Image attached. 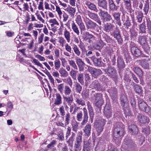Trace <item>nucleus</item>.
I'll return each mask as SVG.
<instances>
[{
	"instance_id": "32",
	"label": "nucleus",
	"mask_w": 151,
	"mask_h": 151,
	"mask_svg": "<svg viewBox=\"0 0 151 151\" xmlns=\"http://www.w3.org/2000/svg\"><path fill=\"white\" fill-rule=\"evenodd\" d=\"M76 134L73 133L72 132V134L69 138L68 140L67 141V143L68 144V145L71 147L73 146V142L75 139Z\"/></svg>"
},
{
	"instance_id": "41",
	"label": "nucleus",
	"mask_w": 151,
	"mask_h": 151,
	"mask_svg": "<svg viewBox=\"0 0 151 151\" xmlns=\"http://www.w3.org/2000/svg\"><path fill=\"white\" fill-rule=\"evenodd\" d=\"M129 12L130 13V15L134 25H136L137 23L134 21L135 18L134 10L132 9V8H130L129 9Z\"/></svg>"
},
{
	"instance_id": "7",
	"label": "nucleus",
	"mask_w": 151,
	"mask_h": 151,
	"mask_svg": "<svg viewBox=\"0 0 151 151\" xmlns=\"http://www.w3.org/2000/svg\"><path fill=\"white\" fill-rule=\"evenodd\" d=\"M88 70L92 76L95 78H97L102 73V71L100 69L90 66L88 67Z\"/></svg>"
},
{
	"instance_id": "52",
	"label": "nucleus",
	"mask_w": 151,
	"mask_h": 151,
	"mask_svg": "<svg viewBox=\"0 0 151 151\" xmlns=\"http://www.w3.org/2000/svg\"><path fill=\"white\" fill-rule=\"evenodd\" d=\"M83 150H85L87 151L91 150V144L89 142H87L83 146Z\"/></svg>"
},
{
	"instance_id": "35",
	"label": "nucleus",
	"mask_w": 151,
	"mask_h": 151,
	"mask_svg": "<svg viewBox=\"0 0 151 151\" xmlns=\"http://www.w3.org/2000/svg\"><path fill=\"white\" fill-rule=\"evenodd\" d=\"M139 27L140 33H146V27L145 23H143L140 24L139 25Z\"/></svg>"
},
{
	"instance_id": "30",
	"label": "nucleus",
	"mask_w": 151,
	"mask_h": 151,
	"mask_svg": "<svg viewBox=\"0 0 151 151\" xmlns=\"http://www.w3.org/2000/svg\"><path fill=\"white\" fill-rule=\"evenodd\" d=\"M98 6L104 9H106L107 3L106 0H97Z\"/></svg>"
},
{
	"instance_id": "22",
	"label": "nucleus",
	"mask_w": 151,
	"mask_h": 151,
	"mask_svg": "<svg viewBox=\"0 0 151 151\" xmlns=\"http://www.w3.org/2000/svg\"><path fill=\"white\" fill-rule=\"evenodd\" d=\"M138 42L142 46L147 44V40L145 35L140 36L138 39Z\"/></svg>"
},
{
	"instance_id": "59",
	"label": "nucleus",
	"mask_w": 151,
	"mask_h": 151,
	"mask_svg": "<svg viewBox=\"0 0 151 151\" xmlns=\"http://www.w3.org/2000/svg\"><path fill=\"white\" fill-rule=\"evenodd\" d=\"M130 102L133 110L136 109V103L134 99L132 97L130 99Z\"/></svg>"
},
{
	"instance_id": "2",
	"label": "nucleus",
	"mask_w": 151,
	"mask_h": 151,
	"mask_svg": "<svg viewBox=\"0 0 151 151\" xmlns=\"http://www.w3.org/2000/svg\"><path fill=\"white\" fill-rule=\"evenodd\" d=\"M83 113L82 111L76 114V119L78 122H81V124L85 125L88 122V118L87 110L85 107L83 109Z\"/></svg>"
},
{
	"instance_id": "31",
	"label": "nucleus",
	"mask_w": 151,
	"mask_h": 151,
	"mask_svg": "<svg viewBox=\"0 0 151 151\" xmlns=\"http://www.w3.org/2000/svg\"><path fill=\"white\" fill-rule=\"evenodd\" d=\"M130 37L131 40H135L137 35V32L134 29H130L129 30Z\"/></svg>"
},
{
	"instance_id": "51",
	"label": "nucleus",
	"mask_w": 151,
	"mask_h": 151,
	"mask_svg": "<svg viewBox=\"0 0 151 151\" xmlns=\"http://www.w3.org/2000/svg\"><path fill=\"white\" fill-rule=\"evenodd\" d=\"M146 24L148 33L151 36V21L147 20Z\"/></svg>"
},
{
	"instance_id": "44",
	"label": "nucleus",
	"mask_w": 151,
	"mask_h": 151,
	"mask_svg": "<svg viewBox=\"0 0 151 151\" xmlns=\"http://www.w3.org/2000/svg\"><path fill=\"white\" fill-rule=\"evenodd\" d=\"M108 2L109 9L111 10H114L116 6L113 0H108Z\"/></svg>"
},
{
	"instance_id": "46",
	"label": "nucleus",
	"mask_w": 151,
	"mask_h": 151,
	"mask_svg": "<svg viewBox=\"0 0 151 151\" xmlns=\"http://www.w3.org/2000/svg\"><path fill=\"white\" fill-rule=\"evenodd\" d=\"M110 46L106 47H105L104 49V51L106 53L109 55H110L111 53L114 52L113 49Z\"/></svg>"
},
{
	"instance_id": "20",
	"label": "nucleus",
	"mask_w": 151,
	"mask_h": 151,
	"mask_svg": "<svg viewBox=\"0 0 151 151\" xmlns=\"http://www.w3.org/2000/svg\"><path fill=\"white\" fill-rule=\"evenodd\" d=\"M91 125L89 124H87L84 128L83 131L85 133V135L87 137L91 134Z\"/></svg>"
},
{
	"instance_id": "50",
	"label": "nucleus",
	"mask_w": 151,
	"mask_h": 151,
	"mask_svg": "<svg viewBox=\"0 0 151 151\" xmlns=\"http://www.w3.org/2000/svg\"><path fill=\"white\" fill-rule=\"evenodd\" d=\"M59 72L61 76L63 77H66L68 75V72L64 69H60Z\"/></svg>"
},
{
	"instance_id": "53",
	"label": "nucleus",
	"mask_w": 151,
	"mask_h": 151,
	"mask_svg": "<svg viewBox=\"0 0 151 151\" xmlns=\"http://www.w3.org/2000/svg\"><path fill=\"white\" fill-rule=\"evenodd\" d=\"M110 65H112L114 66L116 64V57L115 55H112L110 56Z\"/></svg>"
},
{
	"instance_id": "6",
	"label": "nucleus",
	"mask_w": 151,
	"mask_h": 151,
	"mask_svg": "<svg viewBox=\"0 0 151 151\" xmlns=\"http://www.w3.org/2000/svg\"><path fill=\"white\" fill-rule=\"evenodd\" d=\"M105 124V121L103 119V121L98 122L97 124H96V130L97 132V136L99 135L103 131Z\"/></svg>"
},
{
	"instance_id": "36",
	"label": "nucleus",
	"mask_w": 151,
	"mask_h": 151,
	"mask_svg": "<svg viewBox=\"0 0 151 151\" xmlns=\"http://www.w3.org/2000/svg\"><path fill=\"white\" fill-rule=\"evenodd\" d=\"M133 70L139 77L142 76V70L139 67H134L132 69Z\"/></svg>"
},
{
	"instance_id": "23",
	"label": "nucleus",
	"mask_w": 151,
	"mask_h": 151,
	"mask_svg": "<svg viewBox=\"0 0 151 151\" xmlns=\"http://www.w3.org/2000/svg\"><path fill=\"white\" fill-rule=\"evenodd\" d=\"M83 37L84 40L87 41L89 39L95 40L96 37L93 35L90 34L88 32L83 33Z\"/></svg>"
},
{
	"instance_id": "17",
	"label": "nucleus",
	"mask_w": 151,
	"mask_h": 151,
	"mask_svg": "<svg viewBox=\"0 0 151 151\" xmlns=\"http://www.w3.org/2000/svg\"><path fill=\"white\" fill-rule=\"evenodd\" d=\"M138 121L142 124H145L147 122L148 123L147 117L142 114H139L137 116Z\"/></svg>"
},
{
	"instance_id": "34",
	"label": "nucleus",
	"mask_w": 151,
	"mask_h": 151,
	"mask_svg": "<svg viewBox=\"0 0 151 151\" xmlns=\"http://www.w3.org/2000/svg\"><path fill=\"white\" fill-rule=\"evenodd\" d=\"M122 54V55H124V58L126 59L127 63L128 61L129 62L132 60V58L127 51L124 50Z\"/></svg>"
},
{
	"instance_id": "25",
	"label": "nucleus",
	"mask_w": 151,
	"mask_h": 151,
	"mask_svg": "<svg viewBox=\"0 0 151 151\" xmlns=\"http://www.w3.org/2000/svg\"><path fill=\"white\" fill-rule=\"evenodd\" d=\"M124 143L129 148H132L134 147V144L132 140L128 138H126L124 139Z\"/></svg>"
},
{
	"instance_id": "19",
	"label": "nucleus",
	"mask_w": 151,
	"mask_h": 151,
	"mask_svg": "<svg viewBox=\"0 0 151 151\" xmlns=\"http://www.w3.org/2000/svg\"><path fill=\"white\" fill-rule=\"evenodd\" d=\"M91 59L95 65L99 67H101L102 66L103 63L101 62V58H97L93 56L91 57Z\"/></svg>"
},
{
	"instance_id": "39",
	"label": "nucleus",
	"mask_w": 151,
	"mask_h": 151,
	"mask_svg": "<svg viewBox=\"0 0 151 151\" xmlns=\"http://www.w3.org/2000/svg\"><path fill=\"white\" fill-rule=\"evenodd\" d=\"M143 14L142 12H139L138 13L136 16V18L137 20V22L141 23L143 17Z\"/></svg>"
},
{
	"instance_id": "42",
	"label": "nucleus",
	"mask_w": 151,
	"mask_h": 151,
	"mask_svg": "<svg viewBox=\"0 0 151 151\" xmlns=\"http://www.w3.org/2000/svg\"><path fill=\"white\" fill-rule=\"evenodd\" d=\"M101 43L99 41H97L95 44L92 45L93 48L97 50H100L102 46Z\"/></svg>"
},
{
	"instance_id": "57",
	"label": "nucleus",
	"mask_w": 151,
	"mask_h": 151,
	"mask_svg": "<svg viewBox=\"0 0 151 151\" xmlns=\"http://www.w3.org/2000/svg\"><path fill=\"white\" fill-rule=\"evenodd\" d=\"M67 8V11L72 15H74L76 11L75 8L70 6Z\"/></svg>"
},
{
	"instance_id": "54",
	"label": "nucleus",
	"mask_w": 151,
	"mask_h": 151,
	"mask_svg": "<svg viewBox=\"0 0 151 151\" xmlns=\"http://www.w3.org/2000/svg\"><path fill=\"white\" fill-rule=\"evenodd\" d=\"M75 87L76 92L77 93H80L82 89L81 86L79 84L76 83L75 84Z\"/></svg>"
},
{
	"instance_id": "10",
	"label": "nucleus",
	"mask_w": 151,
	"mask_h": 151,
	"mask_svg": "<svg viewBox=\"0 0 151 151\" xmlns=\"http://www.w3.org/2000/svg\"><path fill=\"white\" fill-rule=\"evenodd\" d=\"M128 125L129 132L132 135H136L138 132V130L136 125L134 124H129Z\"/></svg>"
},
{
	"instance_id": "8",
	"label": "nucleus",
	"mask_w": 151,
	"mask_h": 151,
	"mask_svg": "<svg viewBox=\"0 0 151 151\" xmlns=\"http://www.w3.org/2000/svg\"><path fill=\"white\" fill-rule=\"evenodd\" d=\"M121 106L122 108H127L129 107V101L127 96L124 94L121 95L120 99Z\"/></svg>"
},
{
	"instance_id": "61",
	"label": "nucleus",
	"mask_w": 151,
	"mask_h": 151,
	"mask_svg": "<svg viewBox=\"0 0 151 151\" xmlns=\"http://www.w3.org/2000/svg\"><path fill=\"white\" fill-rule=\"evenodd\" d=\"M142 46L144 52L145 53H147V55H149V53L150 48V47H149V45L147 44Z\"/></svg>"
},
{
	"instance_id": "55",
	"label": "nucleus",
	"mask_w": 151,
	"mask_h": 151,
	"mask_svg": "<svg viewBox=\"0 0 151 151\" xmlns=\"http://www.w3.org/2000/svg\"><path fill=\"white\" fill-rule=\"evenodd\" d=\"M70 115L69 113L66 114L65 116V126L69 124L70 119Z\"/></svg>"
},
{
	"instance_id": "11",
	"label": "nucleus",
	"mask_w": 151,
	"mask_h": 151,
	"mask_svg": "<svg viewBox=\"0 0 151 151\" xmlns=\"http://www.w3.org/2000/svg\"><path fill=\"white\" fill-rule=\"evenodd\" d=\"M88 15L90 18L97 22L100 25L101 24V22L97 14L89 12Z\"/></svg>"
},
{
	"instance_id": "28",
	"label": "nucleus",
	"mask_w": 151,
	"mask_h": 151,
	"mask_svg": "<svg viewBox=\"0 0 151 151\" xmlns=\"http://www.w3.org/2000/svg\"><path fill=\"white\" fill-rule=\"evenodd\" d=\"M88 112L91 119V122H92L94 115L93 110L90 104L88 105Z\"/></svg>"
},
{
	"instance_id": "13",
	"label": "nucleus",
	"mask_w": 151,
	"mask_h": 151,
	"mask_svg": "<svg viewBox=\"0 0 151 151\" xmlns=\"http://www.w3.org/2000/svg\"><path fill=\"white\" fill-rule=\"evenodd\" d=\"M130 49L132 54L136 57H138L142 55L141 51L137 47L132 46Z\"/></svg>"
},
{
	"instance_id": "16",
	"label": "nucleus",
	"mask_w": 151,
	"mask_h": 151,
	"mask_svg": "<svg viewBox=\"0 0 151 151\" xmlns=\"http://www.w3.org/2000/svg\"><path fill=\"white\" fill-rule=\"evenodd\" d=\"M97 24L91 20L88 19L86 22V26L87 29H94L97 26Z\"/></svg>"
},
{
	"instance_id": "26",
	"label": "nucleus",
	"mask_w": 151,
	"mask_h": 151,
	"mask_svg": "<svg viewBox=\"0 0 151 151\" xmlns=\"http://www.w3.org/2000/svg\"><path fill=\"white\" fill-rule=\"evenodd\" d=\"M108 92L110 95L113 98L116 97L117 95V90L115 88H111L108 90Z\"/></svg>"
},
{
	"instance_id": "64",
	"label": "nucleus",
	"mask_w": 151,
	"mask_h": 151,
	"mask_svg": "<svg viewBox=\"0 0 151 151\" xmlns=\"http://www.w3.org/2000/svg\"><path fill=\"white\" fill-rule=\"evenodd\" d=\"M58 139L61 140H64V138L63 131H59L58 134Z\"/></svg>"
},
{
	"instance_id": "5",
	"label": "nucleus",
	"mask_w": 151,
	"mask_h": 151,
	"mask_svg": "<svg viewBox=\"0 0 151 151\" xmlns=\"http://www.w3.org/2000/svg\"><path fill=\"white\" fill-rule=\"evenodd\" d=\"M104 72L113 80H114L117 78V72L116 68L110 65H108L107 69H104Z\"/></svg>"
},
{
	"instance_id": "62",
	"label": "nucleus",
	"mask_w": 151,
	"mask_h": 151,
	"mask_svg": "<svg viewBox=\"0 0 151 151\" xmlns=\"http://www.w3.org/2000/svg\"><path fill=\"white\" fill-rule=\"evenodd\" d=\"M130 74L132 76V78L133 79L134 81L137 83H139V81L137 78L136 76L131 72H130Z\"/></svg>"
},
{
	"instance_id": "24",
	"label": "nucleus",
	"mask_w": 151,
	"mask_h": 151,
	"mask_svg": "<svg viewBox=\"0 0 151 151\" xmlns=\"http://www.w3.org/2000/svg\"><path fill=\"white\" fill-rule=\"evenodd\" d=\"M92 85L98 91H101L102 87L99 83V81L98 80H96L93 81Z\"/></svg>"
},
{
	"instance_id": "58",
	"label": "nucleus",
	"mask_w": 151,
	"mask_h": 151,
	"mask_svg": "<svg viewBox=\"0 0 151 151\" xmlns=\"http://www.w3.org/2000/svg\"><path fill=\"white\" fill-rule=\"evenodd\" d=\"M72 125L73 130L76 132L77 131L78 126V122H74L72 124Z\"/></svg>"
},
{
	"instance_id": "60",
	"label": "nucleus",
	"mask_w": 151,
	"mask_h": 151,
	"mask_svg": "<svg viewBox=\"0 0 151 151\" xmlns=\"http://www.w3.org/2000/svg\"><path fill=\"white\" fill-rule=\"evenodd\" d=\"M64 92L65 94L66 95H68L70 94L71 92V90L68 86H65Z\"/></svg>"
},
{
	"instance_id": "12",
	"label": "nucleus",
	"mask_w": 151,
	"mask_h": 151,
	"mask_svg": "<svg viewBox=\"0 0 151 151\" xmlns=\"http://www.w3.org/2000/svg\"><path fill=\"white\" fill-rule=\"evenodd\" d=\"M117 65L119 69H122L125 67L126 65L124 60L121 56L118 57Z\"/></svg>"
},
{
	"instance_id": "1",
	"label": "nucleus",
	"mask_w": 151,
	"mask_h": 151,
	"mask_svg": "<svg viewBox=\"0 0 151 151\" xmlns=\"http://www.w3.org/2000/svg\"><path fill=\"white\" fill-rule=\"evenodd\" d=\"M124 125L122 123H115L113 128V134L114 137L118 138L121 136H123L124 134Z\"/></svg>"
},
{
	"instance_id": "33",
	"label": "nucleus",
	"mask_w": 151,
	"mask_h": 151,
	"mask_svg": "<svg viewBox=\"0 0 151 151\" xmlns=\"http://www.w3.org/2000/svg\"><path fill=\"white\" fill-rule=\"evenodd\" d=\"M138 102L139 108L142 111L147 106V103L140 99H138Z\"/></svg>"
},
{
	"instance_id": "40",
	"label": "nucleus",
	"mask_w": 151,
	"mask_h": 151,
	"mask_svg": "<svg viewBox=\"0 0 151 151\" xmlns=\"http://www.w3.org/2000/svg\"><path fill=\"white\" fill-rule=\"evenodd\" d=\"M103 103V101H95V105L97 107V111L99 112L101 111V106Z\"/></svg>"
},
{
	"instance_id": "45",
	"label": "nucleus",
	"mask_w": 151,
	"mask_h": 151,
	"mask_svg": "<svg viewBox=\"0 0 151 151\" xmlns=\"http://www.w3.org/2000/svg\"><path fill=\"white\" fill-rule=\"evenodd\" d=\"M95 101H103L102 99V94L101 93H97L94 95Z\"/></svg>"
},
{
	"instance_id": "43",
	"label": "nucleus",
	"mask_w": 151,
	"mask_h": 151,
	"mask_svg": "<svg viewBox=\"0 0 151 151\" xmlns=\"http://www.w3.org/2000/svg\"><path fill=\"white\" fill-rule=\"evenodd\" d=\"M150 7L149 3L148 2H146L144 4L143 10L144 12L145 15H147L149 11Z\"/></svg>"
},
{
	"instance_id": "48",
	"label": "nucleus",
	"mask_w": 151,
	"mask_h": 151,
	"mask_svg": "<svg viewBox=\"0 0 151 151\" xmlns=\"http://www.w3.org/2000/svg\"><path fill=\"white\" fill-rule=\"evenodd\" d=\"M72 28L73 31L78 35L79 34V31L78 28L74 22L72 24Z\"/></svg>"
},
{
	"instance_id": "56",
	"label": "nucleus",
	"mask_w": 151,
	"mask_h": 151,
	"mask_svg": "<svg viewBox=\"0 0 151 151\" xmlns=\"http://www.w3.org/2000/svg\"><path fill=\"white\" fill-rule=\"evenodd\" d=\"M76 101L79 105H81L82 106H83L85 104V101L81 98H76Z\"/></svg>"
},
{
	"instance_id": "21",
	"label": "nucleus",
	"mask_w": 151,
	"mask_h": 151,
	"mask_svg": "<svg viewBox=\"0 0 151 151\" xmlns=\"http://www.w3.org/2000/svg\"><path fill=\"white\" fill-rule=\"evenodd\" d=\"M76 62L79 68L80 71H83L84 69V63L80 58H77L76 59Z\"/></svg>"
},
{
	"instance_id": "47",
	"label": "nucleus",
	"mask_w": 151,
	"mask_h": 151,
	"mask_svg": "<svg viewBox=\"0 0 151 151\" xmlns=\"http://www.w3.org/2000/svg\"><path fill=\"white\" fill-rule=\"evenodd\" d=\"M77 79L78 81L81 84L83 85L84 83L83 75L82 73L78 74Z\"/></svg>"
},
{
	"instance_id": "29",
	"label": "nucleus",
	"mask_w": 151,
	"mask_h": 151,
	"mask_svg": "<svg viewBox=\"0 0 151 151\" xmlns=\"http://www.w3.org/2000/svg\"><path fill=\"white\" fill-rule=\"evenodd\" d=\"M62 103V98L59 93H57L55 94V99L54 104L58 105Z\"/></svg>"
},
{
	"instance_id": "63",
	"label": "nucleus",
	"mask_w": 151,
	"mask_h": 151,
	"mask_svg": "<svg viewBox=\"0 0 151 151\" xmlns=\"http://www.w3.org/2000/svg\"><path fill=\"white\" fill-rule=\"evenodd\" d=\"M54 63L55 69L58 70L60 68L61 65L59 59H57L56 61H55Z\"/></svg>"
},
{
	"instance_id": "18",
	"label": "nucleus",
	"mask_w": 151,
	"mask_h": 151,
	"mask_svg": "<svg viewBox=\"0 0 151 151\" xmlns=\"http://www.w3.org/2000/svg\"><path fill=\"white\" fill-rule=\"evenodd\" d=\"M104 114L107 118L111 116V108L109 104H106L104 108Z\"/></svg>"
},
{
	"instance_id": "15",
	"label": "nucleus",
	"mask_w": 151,
	"mask_h": 151,
	"mask_svg": "<svg viewBox=\"0 0 151 151\" xmlns=\"http://www.w3.org/2000/svg\"><path fill=\"white\" fill-rule=\"evenodd\" d=\"M122 20L123 22V25L125 27V28L128 29L129 27H130L132 25L131 21L129 17L126 16V18L123 17L122 18Z\"/></svg>"
},
{
	"instance_id": "9",
	"label": "nucleus",
	"mask_w": 151,
	"mask_h": 151,
	"mask_svg": "<svg viewBox=\"0 0 151 151\" xmlns=\"http://www.w3.org/2000/svg\"><path fill=\"white\" fill-rule=\"evenodd\" d=\"M112 16L113 17L114 22H116L119 27L122 26V23L120 20L121 13L118 12H114L112 13Z\"/></svg>"
},
{
	"instance_id": "4",
	"label": "nucleus",
	"mask_w": 151,
	"mask_h": 151,
	"mask_svg": "<svg viewBox=\"0 0 151 151\" xmlns=\"http://www.w3.org/2000/svg\"><path fill=\"white\" fill-rule=\"evenodd\" d=\"M99 15L104 23L111 21L112 23H114V20L112 17L107 12L100 10L99 13Z\"/></svg>"
},
{
	"instance_id": "38",
	"label": "nucleus",
	"mask_w": 151,
	"mask_h": 151,
	"mask_svg": "<svg viewBox=\"0 0 151 151\" xmlns=\"http://www.w3.org/2000/svg\"><path fill=\"white\" fill-rule=\"evenodd\" d=\"M123 109L126 119H128L129 116H131L132 114L130 108L128 107L127 108H123Z\"/></svg>"
},
{
	"instance_id": "37",
	"label": "nucleus",
	"mask_w": 151,
	"mask_h": 151,
	"mask_svg": "<svg viewBox=\"0 0 151 151\" xmlns=\"http://www.w3.org/2000/svg\"><path fill=\"white\" fill-rule=\"evenodd\" d=\"M111 35H113L114 38L122 36L120 34V31L118 28L115 29L113 31Z\"/></svg>"
},
{
	"instance_id": "27",
	"label": "nucleus",
	"mask_w": 151,
	"mask_h": 151,
	"mask_svg": "<svg viewBox=\"0 0 151 151\" xmlns=\"http://www.w3.org/2000/svg\"><path fill=\"white\" fill-rule=\"evenodd\" d=\"M133 84V88L136 93L139 94L142 93L143 90L141 86L134 83Z\"/></svg>"
},
{
	"instance_id": "3",
	"label": "nucleus",
	"mask_w": 151,
	"mask_h": 151,
	"mask_svg": "<svg viewBox=\"0 0 151 151\" xmlns=\"http://www.w3.org/2000/svg\"><path fill=\"white\" fill-rule=\"evenodd\" d=\"M101 42L103 45L106 44L109 46H111L115 47L114 45L115 42L114 40L108 35L104 33L102 34L101 38Z\"/></svg>"
},
{
	"instance_id": "14",
	"label": "nucleus",
	"mask_w": 151,
	"mask_h": 151,
	"mask_svg": "<svg viewBox=\"0 0 151 151\" xmlns=\"http://www.w3.org/2000/svg\"><path fill=\"white\" fill-rule=\"evenodd\" d=\"M112 23H106L105 24L104 26V30L107 32L113 31V29L115 27V26Z\"/></svg>"
},
{
	"instance_id": "49",
	"label": "nucleus",
	"mask_w": 151,
	"mask_h": 151,
	"mask_svg": "<svg viewBox=\"0 0 151 151\" xmlns=\"http://www.w3.org/2000/svg\"><path fill=\"white\" fill-rule=\"evenodd\" d=\"M56 142L55 140H52L50 143L47 145V148L50 149L53 148L56 145Z\"/></svg>"
}]
</instances>
